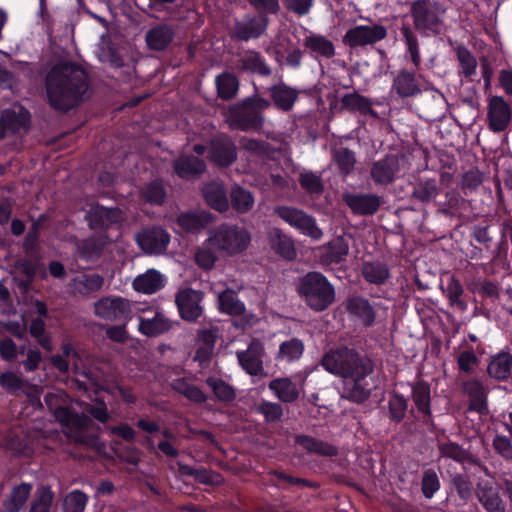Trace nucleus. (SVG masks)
<instances>
[{"mask_svg": "<svg viewBox=\"0 0 512 512\" xmlns=\"http://www.w3.org/2000/svg\"><path fill=\"white\" fill-rule=\"evenodd\" d=\"M94 313L108 321H127L133 315V305L125 298L106 296L95 302Z\"/></svg>", "mask_w": 512, "mask_h": 512, "instance_id": "nucleus-9", "label": "nucleus"}, {"mask_svg": "<svg viewBox=\"0 0 512 512\" xmlns=\"http://www.w3.org/2000/svg\"><path fill=\"white\" fill-rule=\"evenodd\" d=\"M237 66L241 71L251 74H258L262 77H268L272 73L271 67L259 52L247 51L237 61Z\"/></svg>", "mask_w": 512, "mask_h": 512, "instance_id": "nucleus-27", "label": "nucleus"}, {"mask_svg": "<svg viewBox=\"0 0 512 512\" xmlns=\"http://www.w3.org/2000/svg\"><path fill=\"white\" fill-rule=\"evenodd\" d=\"M320 364L330 374L343 378V397L352 402H364L375 388L369 377L373 372L371 359L354 348L330 349Z\"/></svg>", "mask_w": 512, "mask_h": 512, "instance_id": "nucleus-1", "label": "nucleus"}, {"mask_svg": "<svg viewBox=\"0 0 512 512\" xmlns=\"http://www.w3.org/2000/svg\"><path fill=\"white\" fill-rule=\"evenodd\" d=\"M88 499V496L80 490L71 491L64 498L63 512H84Z\"/></svg>", "mask_w": 512, "mask_h": 512, "instance_id": "nucleus-58", "label": "nucleus"}, {"mask_svg": "<svg viewBox=\"0 0 512 512\" xmlns=\"http://www.w3.org/2000/svg\"><path fill=\"white\" fill-rule=\"evenodd\" d=\"M218 250L209 236L196 250L194 259L197 265L204 270H211L218 260Z\"/></svg>", "mask_w": 512, "mask_h": 512, "instance_id": "nucleus-44", "label": "nucleus"}, {"mask_svg": "<svg viewBox=\"0 0 512 512\" xmlns=\"http://www.w3.org/2000/svg\"><path fill=\"white\" fill-rule=\"evenodd\" d=\"M489 128L495 133L505 131L512 120V109L501 96H493L488 103Z\"/></svg>", "mask_w": 512, "mask_h": 512, "instance_id": "nucleus-16", "label": "nucleus"}, {"mask_svg": "<svg viewBox=\"0 0 512 512\" xmlns=\"http://www.w3.org/2000/svg\"><path fill=\"white\" fill-rule=\"evenodd\" d=\"M216 297L220 312L228 315H242L245 312V305L240 301L235 291L225 289L216 292Z\"/></svg>", "mask_w": 512, "mask_h": 512, "instance_id": "nucleus-41", "label": "nucleus"}, {"mask_svg": "<svg viewBox=\"0 0 512 512\" xmlns=\"http://www.w3.org/2000/svg\"><path fill=\"white\" fill-rule=\"evenodd\" d=\"M203 293L192 288H182L175 296V303L180 316L186 321H195L203 313L201 302Z\"/></svg>", "mask_w": 512, "mask_h": 512, "instance_id": "nucleus-14", "label": "nucleus"}, {"mask_svg": "<svg viewBox=\"0 0 512 512\" xmlns=\"http://www.w3.org/2000/svg\"><path fill=\"white\" fill-rule=\"evenodd\" d=\"M216 249L221 255L234 256L244 252L250 242L251 235L244 227L224 223L209 232Z\"/></svg>", "mask_w": 512, "mask_h": 512, "instance_id": "nucleus-5", "label": "nucleus"}, {"mask_svg": "<svg viewBox=\"0 0 512 512\" xmlns=\"http://www.w3.org/2000/svg\"><path fill=\"white\" fill-rule=\"evenodd\" d=\"M172 389L195 403H204L207 401V395L201 388L196 386L190 378L181 377L176 378L171 383Z\"/></svg>", "mask_w": 512, "mask_h": 512, "instance_id": "nucleus-40", "label": "nucleus"}, {"mask_svg": "<svg viewBox=\"0 0 512 512\" xmlns=\"http://www.w3.org/2000/svg\"><path fill=\"white\" fill-rule=\"evenodd\" d=\"M431 391L428 383L420 380L412 385L411 397L423 417H429L431 415Z\"/></svg>", "mask_w": 512, "mask_h": 512, "instance_id": "nucleus-43", "label": "nucleus"}, {"mask_svg": "<svg viewBox=\"0 0 512 512\" xmlns=\"http://www.w3.org/2000/svg\"><path fill=\"white\" fill-rule=\"evenodd\" d=\"M304 352V344L298 338H291L284 341L279 346L276 359L286 363H292L301 358Z\"/></svg>", "mask_w": 512, "mask_h": 512, "instance_id": "nucleus-49", "label": "nucleus"}, {"mask_svg": "<svg viewBox=\"0 0 512 512\" xmlns=\"http://www.w3.org/2000/svg\"><path fill=\"white\" fill-rule=\"evenodd\" d=\"M44 401L55 419L63 426L83 429L88 425L89 418L87 416L74 413L69 409L70 398L64 390L53 389L45 395Z\"/></svg>", "mask_w": 512, "mask_h": 512, "instance_id": "nucleus-6", "label": "nucleus"}, {"mask_svg": "<svg viewBox=\"0 0 512 512\" xmlns=\"http://www.w3.org/2000/svg\"><path fill=\"white\" fill-rule=\"evenodd\" d=\"M54 493L49 486H41L35 493L30 512H50Z\"/></svg>", "mask_w": 512, "mask_h": 512, "instance_id": "nucleus-57", "label": "nucleus"}, {"mask_svg": "<svg viewBox=\"0 0 512 512\" xmlns=\"http://www.w3.org/2000/svg\"><path fill=\"white\" fill-rule=\"evenodd\" d=\"M262 346L259 343H251L245 351H238L239 364L249 375L258 376L263 373Z\"/></svg>", "mask_w": 512, "mask_h": 512, "instance_id": "nucleus-26", "label": "nucleus"}, {"mask_svg": "<svg viewBox=\"0 0 512 512\" xmlns=\"http://www.w3.org/2000/svg\"><path fill=\"white\" fill-rule=\"evenodd\" d=\"M306 376L295 375L293 377L275 378L269 382L268 388L284 403H293L298 400L303 391Z\"/></svg>", "mask_w": 512, "mask_h": 512, "instance_id": "nucleus-15", "label": "nucleus"}, {"mask_svg": "<svg viewBox=\"0 0 512 512\" xmlns=\"http://www.w3.org/2000/svg\"><path fill=\"white\" fill-rule=\"evenodd\" d=\"M45 90L47 101L54 110L69 111L84 99L88 90L87 74L70 62L56 64L46 75Z\"/></svg>", "mask_w": 512, "mask_h": 512, "instance_id": "nucleus-2", "label": "nucleus"}, {"mask_svg": "<svg viewBox=\"0 0 512 512\" xmlns=\"http://www.w3.org/2000/svg\"><path fill=\"white\" fill-rule=\"evenodd\" d=\"M441 487L438 473L433 468L424 469L421 477V492L426 499H431Z\"/></svg>", "mask_w": 512, "mask_h": 512, "instance_id": "nucleus-56", "label": "nucleus"}, {"mask_svg": "<svg viewBox=\"0 0 512 512\" xmlns=\"http://www.w3.org/2000/svg\"><path fill=\"white\" fill-rule=\"evenodd\" d=\"M104 283V278L96 273H83L71 280V289L82 295H89L99 291Z\"/></svg>", "mask_w": 512, "mask_h": 512, "instance_id": "nucleus-36", "label": "nucleus"}, {"mask_svg": "<svg viewBox=\"0 0 512 512\" xmlns=\"http://www.w3.org/2000/svg\"><path fill=\"white\" fill-rule=\"evenodd\" d=\"M142 195L147 202L160 205L164 202L166 191L161 182L153 181L145 186Z\"/></svg>", "mask_w": 512, "mask_h": 512, "instance_id": "nucleus-62", "label": "nucleus"}, {"mask_svg": "<svg viewBox=\"0 0 512 512\" xmlns=\"http://www.w3.org/2000/svg\"><path fill=\"white\" fill-rule=\"evenodd\" d=\"M300 186L310 194H321L324 187L321 175L314 172H303L299 176Z\"/></svg>", "mask_w": 512, "mask_h": 512, "instance_id": "nucleus-61", "label": "nucleus"}, {"mask_svg": "<svg viewBox=\"0 0 512 512\" xmlns=\"http://www.w3.org/2000/svg\"><path fill=\"white\" fill-rule=\"evenodd\" d=\"M109 241L110 239L106 235H94L84 239L78 244L79 256L86 261L94 260L101 255Z\"/></svg>", "mask_w": 512, "mask_h": 512, "instance_id": "nucleus-39", "label": "nucleus"}, {"mask_svg": "<svg viewBox=\"0 0 512 512\" xmlns=\"http://www.w3.org/2000/svg\"><path fill=\"white\" fill-rule=\"evenodd\" d=\"M274 214L285 223L312 239L319 240L323 232L316 220L301 209L292 206L280 205L274 208Z\"/></svg>", "mask_w": 512, "mask_h": 512, "instance_id": "nucleus-7", "label": "nucleus"}, {"mask_svg": "<svg viewBox=\"0 0 512 512\" xmlns=\"http://www.w3.org/2000/svg\"><path fill=\"white\" fill-rule=\"evenodd\" d=\"M400 32L406 44L407 51L410 54L412 63L415 65V67H418L421 63V55L416 33L408 25H403L400 29Z\"/></svg>", "mask_w": 512, "mask_h": 512, "instance_id": "nucleus-55", "label": "nucleus"}, {"mask_svg": "<svg viewBox=\"0 0 512 512\" xmlns=\"http://www.w3.org/2000/svg\"><path fill=\"white\" fill-rule=\"evenodd\" d=\"M349 251L348 243L343 237H337L330 241L325 247L321 256V262L324 266L339 264L345 261Z\"/></svg>", "mask_w": 512, "mask_h": 512, "instance_id": "nucleus-35", "label": "nucleus"}, {"mask_svg": "<svg viewBox=\"0 0 512 512\" xmlns=\"http://www.w3.org/2000/svg\"><path fill=\"white\" fill-rule=\"evenodd\" d=\"M218 96L223 100L233 99L239 90V81L231 73L225 72L215 78Z\"/></svg>", "mask_w": 512, "mask_h": 512, "instance_id": "nucleus-50", "label": "nucleus"}, {"mask_svg": "<svg viewBox=\"0 0 512 512\" xmlns=\"http://www.w3.org/2000/svg\"><path fill=\"white\" fill-rule=\"evenodd\" d=\"M268 20L266 17H252L246 21L238 22L235 25L234 33L238 40L248 41L260 37L267 29Z\"/></svg>", "mask_w": 512, "mask_h": 512, "instance_id": "nucleus-29", "label": "nucleus"}, {"mask_svg": "<svg viewBox=\"0 0 512 512\" xmlns=\"http://www.w3.org/2000/svg\"><path fill=\"white\" fill-rule=\"evenodd\" d=\"M380 307V303L371 304L369 300L363 296H353L346 302L347 312L365 327L374 325L376 310Z\"/></svg>", "mask_w": 512, "mask_h": 512, "instance_id": "nucleus-18", "label": "nucleus"}, {"mask_svg": "<svg viewBox=\"0 0 512 512\" xmlns=\"http://www.w3.org/2000/svg\"><path fill=\"white\" fill-rule=\"evenodd\" d=\"M266 91L269 93L272 104L283 112L291 111L299 98V90L282 80L266 88Z\"/></svg>", "mask_w": 512, "mask_h": 512, "instance_id": "nucleus-22", "label": "nucleus"}, {"mask_svg": "<svg viewBox=\"0 0 512 512\" xmlns=\"http://www.w3.org/2000/svg\"><path fill=\"white\" fill-rule=\"evenodd\" d=\"M174 170L180 178L189 179L201 175L206 170L202 159L192 155H183L174 161Z\"/></svg>", "mask_w": 512, "mask_h": 512, "instance_id": "nucleus-31", "label": "nucleus"}, {"mask_svg": "<svg viewBox=\"0 0 512 512\" xmlns=\"http://www.w3.org/2000/svg\"><path fill=\"white\" fill-rule=\"evenodd\" d=\"M362 274L367 282L375 285L384 284L390 276L389 269L383 262H365Z\"/></svg>", "mask_w": 512, "mask_h": 512, "instance_id": "nucleus-51", "label": "nucleus"}, {"mask_svg": "<svg viewBox=\"0 0 512 512\" xmlns=\"http://www.w3.org/2000/svg\"><path fill=\"white\" fill-rule=\"evenodd\" d=\"M205 383L211 389L214 398L217 401L229 403L235 400V388L217 376H209L206 378Z\"/></svg>", "mask_w": 512, "mask_h": 512, "instance_id": "nucleus-45", "label": "nucleus"}, {"mask_svg": "<svg viewBox=\"0 0 512 512\" xmlns=\"http://www.w3.org/2000/svg\"><path fill=\"white\" fill-rule=\"evenodd\" d=\"M124 216L119 208H107L96 205L87 214L89 227L93 230H104L119 224Z\"/></svg>", "mask_w": 512, "mask_h": 512, "instance_id": "nucleus-21", "label": "nucleus"}, {"mask_svg": "<svg viewBox=\"0 0 512 512\" xmlns=\"http://www.w3.org/2000/svg\"><path fill=\"white\" fill-rule=\"evenodd\" d=\"M392 89L402 98L414 97L421 93L419 76L408 70H400L393 79Z\"/></svg>", "mask_w": 512, "mask_h": 512, "instance_id": "nucleus-25", "label": "nucleus"}, {"mask_svg": "<svg viewBox=\"0 0 512 512\" xmlns=\"http://www.w3.org/2000/svg\"><path fill=\"white\" fill-rule=\"evenodd\" d=\"M296 443L308 452L325 457H332L337 454V448L327 442L317 440L310 436L301 435L297 437Z\"/></svg>", "mask_w": 512, "mask_h": 512, "instance_id": "nucleus-48", "label": "nucleus"}, {"mask_svg": "<svg viewBox=\"0 0 512 512\" xmlns=\"http://www.w3.org/2000/svg\"><path fill=\"white\" fill-rule=\"evenodd\" d=\"M202 193L207 204L219 211L224 212L229 207L227 194L224 186L218 182L206 183L202 188Z\"/></svg>", "mask_w": 512, "mask_h": 512, "instance_id": "nucleus-33", "label": "nucleus"}, {"mask_svg": "<svg viewBox=\"0 0 512 512\" xmlns=\"http://www.w3.org/2000/svg\"><path fill=\"white\" fill-rule=\"evenodd\" d=\"M165 280V277L160 272L150 269L144 274L138 275L132 285L138 292L153 294L164 287Z\"/></svg>", "mask_w": 512, "mask_h": 512, "instance_id": "nucleus-32", "label": "nucleus"}, {"mask_svg": "<svg viewBox=\"0 0 512 512\" xmlns=\"http://www.w3.org/2000/svg\"><path fill=\"white\" fill-rule=\"evenodd\" d=\"M303 45L309 50L312 58L330 59L335 55V47L332 41L320 34H310L304 39Z\"/></svg>", "mask_w": 512, "mask_h": 512, "instance_id": "nucleus-28", "label": "nucleus"}, {"mask_svg": "<svg viewBox=\"0 0 512 512\" xmlns=\"http://www.w3.org/2000/svg\"><path fill=\"white\" fill-rule=\"evenodd\" d=\"M269 242L271 248L282 258L292 260L296 256L292 239L280 229H271L269 232Z\"/></svg>", "mask_w": 512, "mask_h": 512, "instance_id": "nucleus-37", "label": "nucleus"}, {"mask_svg": "<svg viewBox=\"0 0 512 512\" xmlns=\"http://www.w3.org/2000/svg\"><path fill=\"white\" fill-rule=\"evenodd\" d=\"M213 221V217L208 212H186L178 217V224L187 232H198Z\"/></svg>", "mask_w": 512, "mask_h": 512, "instance_id": "nucleus-42", "label": "nucleus"}, {"mask_svg": "<svg viewBox=\"0 0 512 512\" xmlns=\"http://www.w3.org/2000/svg\"><path fill=\"white\" fill-rule=\"evenodd\" d=\"M341 103L343 108L349 110L351 112H359L363 115H372L376 116V112L372 108V102L365 96H362L357 93L345 94Z\"/></svg>", "mask_w": 512, "mask_h": 512, "instance_id": "nucleus-47", "label": "nucleus"}, {"mask_svg": "<svg viewBox=\"0 0 512 512\" xmlns=\"http://www.w3.org/2000/svg\"><path fill=\"white\" fill-rule=\"evenodd\" d=\"M343 201L354 214L361 216L373 215L381 206L380 197L372 193H345Z\"/></svg>", "mask_w": 512, "mask_h": 512, "instance_id": "nucleus-20", "label": "nucleus"}, {"mask_svg": "<svg viewBox=\"0 0 512 512\" xmlns=\"http://www.w3.org/2000/svg\"><path fill=\"white\" fill-rule=\"evenodd\" d=\"M29 332L31 336L37 339L38 343L47 351L52 350V342L50 337L45 332V323L41 318L32 320Z\"/></svg>", "mask_w": 512, "mask_h": 512, "instance_id": "nucleus-64", "label": "nucleus"}, {"mask_svg": "<svg viewBox=\"0 0 512 512\" xmlns=\"http://www.w3.org/2000/svg\"><path fill=\"white\" fill-rule=\"evenodd\" d=\"M175 36V30L167 24L157 25L149 29L145 35L148 47L155 51H162L168 47Z\"/></svg>", "mask_w": 512, "mask_h": 512, "instance_id": "nucleus-30", "label": "nucleus"}, {"mask_svg": "<svg viewBox=\"0 0 512 512\" xmlns=\"http://www.w3.org/2000/svg\"><path fill=\"white\" fill-rule=\"evenodd\" d=\"M476 496L486 512L506 511V505L500 496V488L494 481H480L477 485Z\"/></svg>", "mask_w": 512, "mask_h": 512, "instance_id": "nucleus-19", "label": "nucleus"}, {"mask_svg": "<svg viewBox=\"0 0 512 512\" xmlns=\"http://www.w3.org/2000/svg\"><path fill=\"white\" fill-rule=\"evenodd\" d=\"M333 161L337 165L340 173L343 176H347L354 170L356 157L353 151L341 147L333 151Z\"/></svg>", "mask_w": 512, "mask_h": 512, "instance_id": "nucleus-53", "label": "nucleus"}, {"mask_svg": "<svg viewBox=\"0 0 512 512\" xmlns=\"http://www.w3.org/2000/svg\"><path fill=\"white\" fill-rule=\"evenodd\" d=\"M139 247L146 254H162L168 247L170 235L166 230L158 226L143 228L135 235Z\"/></svg>", "mask_w": 512, "mask_h": 512, "instance_id": "nucleus-11", "label": "nucleus"}, {"mask_svg": "<svg viewBox=\"0 0 512 512\" xmlns=\"http://www.w3.org/2000/svg\"><path fill=\"white\" fill-rule=\"evenodd\" d=\"M447 9L436 0H415L410 5V14L415 31L422 37H434L444 30Z\"/></svg>", "mask_w": 512, "mask_h": 512, "instance_id": "nucleus-4", "label": "nucleus"}, {"mask_svg": "<svg viewBox=\"0 0 512 512\" xmlns=\"http://www.w3.org/2000/svg\"><path fill=\"white\" fill-rule=\"evenodd\" d=\"M461 388L463 394L469 400V411H474L479 414H486L488 412V389L480 379H467L462 382Z\"/></svg>", "mask_w": 512, "mask_h": 512, "instance_id": "nucleus-17", "label": "nucleus"}, {"mask_svg": "<svg viewBox=\"0 0 512 512\" xmlns=\"http://www.w3.org/2000/svg\"><path fill=\"white\" fill-rule=\"evenodd\" d=\"M297 291L306 305L316 312L326 310L335 302L334 286L320 272H308L301 277Z\"/></svg>", "mask_w": 512, "mask_h": 512, "instance_id": "nucleus-3", "label": "nucleus"}, {"mask_svg": "<svg viewBox=\"0 0 512 512\" xmlns=\"http://www.w3.org/2000/svg\"><path fill=\"white\" fill-rule=\"evenodd\" d=\"M387 36V29L380 24L356 25L346 31L343 43L351 49L374 45Z\"/></svg>", "mask_w": 512, "mask_h": 512, "instance_id": "nucleus-10", "label": "nucleus"}, {"mask_svg": "<svg viewBox=\"0 0 512 512\" xmlns=\"http://www.w3.org/2000/svg\"><path fill=\"white\" fill-rule=\"evenodd\" d=\"M0 386L11 395L18 396L24 394L35 397L39 402L37 388L30 385L26 380L12 371H6L0 374Z\"/></svg>", "mask_w": 512, "mask_h": 512, "instance_id": "nucleus-24", "label": "nucleus"}, {"mask_svg": "<svg viewBox=\"0 0 512 512\" xmlns=\"http://www.w3.org/2000/svg\"><path fill=\"white\" fill-rule=\"evenodd\" d=\"M457 59L460 63L461 73L466 78H471L476 74L477 61L473 54L464 46L456 49Z\"/></svg>", "mask_w": 512, "mask_h": 512, "instance_id": "nucleus-59", "label": "nucleus"}, {"mask_svg": "<svg viewBox=\"0 0 512 512\" xmlns=\"http://www.w3.org/2000/svg\"><path fill=\"white\" fill-rule=\"evenodd\" d=\"M30 114L27 110L19 108L6 109L0 117V139L9 133H17L20 129H26L29 125Z\"/></svg>", "mask_w": 512, "mask_h": 512, "instance_id": "nucleus-23", "label": "nucleus"}, {"mask_svg": "<svg viewBox=\"0 0 512 512\" xmlns=\"http://www.w3.org/2000/svg\"><path fill=\"white\" fill-rule=\"evenodd\" d=\"M208 157L217 166L229 167L237 159V149L230 137L219 135L209 141Z\"/></svg>", "mask_w": 512, "mask_h": 512, "instance_id": "nucleus-13", "label": "nucleus"}, {"mask_svg": "<svg viewBox=\"0 0 512 512\" xmlns=\"http://www.w3.org/2000/svg\"><path fill=\"white\" fill-rule=\"evenodd\" d=\"M230 198L233 209L238 213H247L254 206V196L241 186L235 185L231 189Z\"/></svg>", "mask_w": 512, "mask_h": 512, "instance_id": "nucleus-52", "label": "nucleus"}, {"mask_svg": "<svg viewBox=\"0 0 512 512\" xmlns=\"http://www.w3.org/2000/svg\"><path fill=\"white\" fill-rule=\"evenodd\" d=\"M511 371L512 355L509 352H500L494 355L487 367L488 375L499 381L506 380Z\"/></svg>", "mask_w": 512, "mask_h": 512, "instance_id": "nucleus-38", "label": "nucleus"}, {"mask_svg": "<svg viewBox=\"0 0 512 512\" xmlns=\"http://www.w3.org/2000/svg\"><path fill=\"white\" fill-rule=\"evenodd\" d=\"M264 116L253 110L243 99L231 106L226 113V122L231 129L240 131H257L263 127Z\"/></svg>", "mask_w": 512, "mask_h": 512, "instance_id": "nucleus-8", "label": "nucleus"}, {"mask_svg": "<svg viewBox=\"0 0 512 512\" xmlns=\"http://www.w3.org/2000/svg\"><path fill=\"white\" fill-rule=\"evenodd\" d=\"M439 187L435 179H427L419 181L412 192L413 198L420 202H429L437 197Z\"/></svg>", "mask_w": 512, "mask_h": 512, "instance_id": "nucleus-54", "label": "nucleus"}, {"mask_svg": "<svg viewBox=\"0 0 512 512\" xmlns=\"http://www.w3.org/2000/svg\"><path fill=\"white\" fill-rule=\"evenodd\" d=\"M31 490L32 486L30 484L22 483L15 486L4 501L5 512H19L26 504Z\"/></svg>", "mask_w": 512, "mask_h": 512, "instance_id": "nucleus-46", "label": "nucleus"}, {"mask_svg": "<svg viewBox=\"0 0 512 512\" xmlns=\"http://www.w3.org/2000/svg\"><path fill=\"white\" fill-rule=\"evenodd\" d=\"M139 331L146 336L154 337L169 331L172 323L162 314L156 312L152 318L138 317Z\"/></svg>", "mask_w": 512, "mask_h": 512, "instance_id": "nucleus-34", "label": "nucleus"}, {"mask_svg": "<svg viewBox=\"0 0 512 512\" xmlns=\"http://www.w3.org/2000/svg\"><path fill=\"white\" fill-rule=\"evenodd\" d=\"M456 361L459 371L467 375L474 373L479 364V359L472 349L460 352Z\"/></svg>", "mask_w": 512, "mask_h": 512, "instance_id": "nucleus-63", "label": "nucleus"}, {"mask_svg": "<svg viewBox=\"0 0 512 512\" xmlns=\"http://www.w3.org/2000/svg\"><path fill=\"white\" fill-rule=\"evenodd\" d=\"M258 414L264 416L265 421L268 423H275L279 421L283 415V408L280 404L270 401H261L255 407Z\"/></svg>", "mask_w": 512, "mask_h": 512, "instance_id": "nucleus-60", "label": "nucleus"}, {"mask_svg": "<svg viewBox=\"0 0 512 512\" xmlns=\"http://www.w3.org/2000/svg\"><path fill=\"white\" fill-rule=\"evenodd\" d=\"M400 157L389 154L375 161L370 168V177L378 186H388L400 177Z\"/></svg>", "mask_w": 512, "mask_h": 512, "instance_id": "nucleus-12", "label": "nucleus"}]
</instances>
